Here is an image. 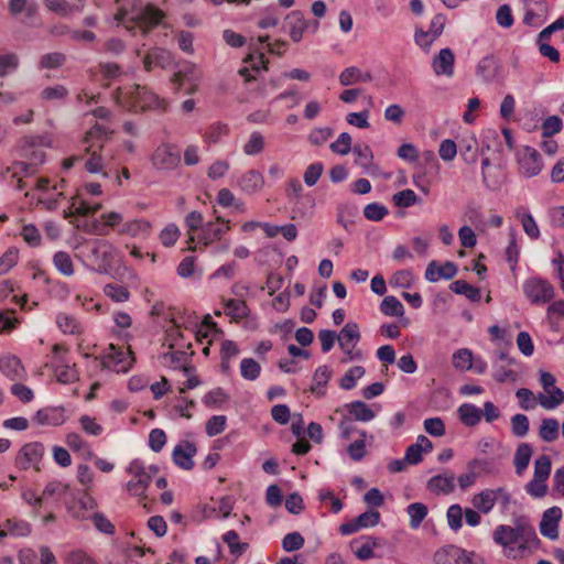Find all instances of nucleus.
I'll return each instance as SVG.
<instances>
[{"label": "nucleus", "instance_id": "nucleus-1", "mask_svg": "<svg viewBox=\"0 0 564 564\" xmlns=\"http://www.w3.org/2000/svg\"><path fill=\"white\" fill-rule=\"evenodd\" d=\"M492 539L502 546L505 556L511 560L529 556L539 544L534 528L522 520L517 521L514 527L498 525L494 530Z\"/></svg>", "mask_w": 564, "mask_h": 564}, {"label": "nucleus", "instance_id": "nucleus-2", "mask_svg": "<svg viewBox=\"0 0 564 564\" xmlns=\"http://www.w3.org/2000/svg\"><path fill=\"white\" fill-rule=\"evenodd\" d=\"M116 102L123 109L130 111H143L155 109L161 106L159 97L147 87L132 85L118 88L115 95Z\"/></svg>", "mask_w": 564, "mask_h": 564}, {"label": "nucleus", "instance_id": "nucleus-3", "mask_svg": "<svg viewBox=\"0 0 564 564\" xmlns=\"http://www.w3.org/2000/svg\"><path fill=\"white\" fill-rule=\"evenodd\" d=\"M128 17L142 30L143 34H147L161 22L163 12L150 4L142 7L139 0H133L131 8L121 7L115 19L121 22Z\"/></svg>", "mask_w": 564, "mask_h": 564}, {"label": "nucleus", "instance_id": "nucleus-4", "mask_svg": "<svg viewBox=\"0 0 564 564\" xmlns=\"http://www.w3.org/2000/svg\"><path fill=\"white\" fill-rule=\"evenodd\" d=\"M48 145L46 137H24L20 140L18 145L19 155L26 160V162L15 163V169L25 171L28 169L41 165L45 161L44 147ZM33 171H30L32 173Z\"/></svg>", "mask_w": 564, "mask_h": 564}, {"label": "nucleus", "instance_id": "nucleus-5", "mask_svg": "<svg viewBox=\"0 0 564 564\" xmlns=\"http://www.w3.org/2000/svg\"><path fill=\"white\" fill-rule=\"evenodd\" d=\"M158 471L155 466L147 468L140 460H132L127 467V473L131 476L126 485L127 491L133 497L145 499L149 485Z\"/></svg>", "mask_w": 564, "mask_h": 564}, {"label": "nucleus", "instance_id": "nucleus-6", "mask_svg": "<svg viewBox=\"0 0 564 564\" xmlns=\"http://www.w3.org/2000/svg\"><path fill=\"white\" fill-rule=\"evenodd\" d=\"M85 257L93 269L99 273L106 272L112 264L113 247L106 240L95 239L84 246Z\"/></svg>", "mask_w": 564, "mask_h": 564}, {"label": "nucleus", "instance_id": "nucleus-7", "mask_svg": "<svg viewBox=\"0 0 564 564\" xmlns=\"http://www.w3.org/2000/svg\"><path fill=\"white\" fill-rule=\"evenodd\" d=\"M497 502L508 507L511 502V496L507 489L499 487L496 489H484L471 498L473 507L484 514H488Z\"/></svg>", "mask_w": 564, "mask_h": 564}, {"label": "nucleus", "instance_id": "nucleus-8", "mask_svg": "<svg viewBox=\"0 0 564 564\" xmlns=\"http://www.w3.org/2000/svg\"><path fill=\"white\" fill-rule=\"evenodd\" d=\"M523 293L535 305L546 304L554 299L553 285L542 278H530L523 283Z\"/></svg>", "mask_w": 564, "mask_h": 564}, {"label": "nucleus", "instance_id": "nucleus-9", "mask_svg": "<svg viewBox=\"0 0 564 564\" xmlns=\"http://www.w3.org/2000/svg\"><path fill=\"white\" fill-rule=\"evenodd\" d=\"M555 377L546 371H540V383L544 392L538 394L539 404L545 410H553L564 402V392L555 387Z\"/></svg>", "mask_w": 564, "mask_h": 564}, {"label": "nucleus", "instance_id": "nucleus-10", "mask_svg": "<svg viewBox=\"0 0 564 564\" xmlns=\"http://www.w3.org/2000/svg\"><path fill=\"white\" fill-rule=\"evenodd\" d=\"M494 473V464L490 459L474 458L466 464L465 473L457 477L459 488L465 491L474 486L479 477Z\"/></svg>", "mask_w": 564, "mask_h": 564}, {"label": "nucleus", "instance_id": "nucleus-11", "mask_svg": "<svg viewBox=\"0 0 564 564\" xmlns=\"http://www.w3.org/2000/svg\"><path fill=\"white\" fill-rule=\"evenodd\" d=\"M360 339L359 327L356 323H347L339 334L337 335V340L340 349L345 352L346 358L343 361H351L362 358V352L359 349H356V345Z\"/></svg>", "mask_w": 564, "mask_h": 564}, {"label": "nucleus", "instance_id": "nucleus-12", "mask_svg": "<svg viewBox=\"0 0 564 564\" xmlns=\"http://www.w3.org/2000/svg\"><path fill=\"white\" fill-rule=\"evenodd\" d=\"M67 348L61 344H55L53 346V370L56 380L59 383L67 384L75 382L79 379V373L76 369V365H69L66 362L65 358L61 355L62 352H66Z\"/></svg>", "mask_w": 564, "mask_h": 564}, {"label": "nucleus", "instance_id": "nucleus-13", "mask_svg": "<svg viewBox=\"0 0 564 564\" xmlns=\"http://www.w3.org/2000/svg\"><path fill=\"white\" fill-rule=\"evenodd\" d=\"M151 163L158 171H172L181 163L177 148L170 143H161L151 155Z\"/></svg>", "mask_w": 564, "mask_h": 564}, {"label": "nucleus", "instance_id": "nucleus-14", "mask_svg": "<svg viewBox=\"0 0 564 564\" xmlns=\"http://www.w3.org/2000/svg\"><path fill=\"white\" fill-rule=\"evenodd\" d=\"M135 359L133 352L129 348L109 345L104 356V366L117 372H127Z\"/></svg>", "mask_w": 564, "mask_h": 564}, {"label": "nucleus", "instance_id": "nucleus-15", "mask_svg": "<svg viewBox=\"0 0 564 564\" xmlns=\"http://www.w3.org/2000/svg\"><path fill=\"white\" fill-rule=\"evenodd\" d=\"M44 454V446L41 443L34 442L25 444L19 452L17 456V465L21 469H29L34 467L36 470H40L39 464Z\"/></svg>", "mask_w": 564, "mask_h": 564}, {"label": "nucleus", "instance_id": "nucleus-16", "mask_svg": "<svg viewBox=\"0 0 564 564\" xmlns=\"http://www.w3.org/2000/svg\"><path fill=\"white\" fill-rule=\"evenodd\" d=\"M435 564H474L467 552L455 545H447L434 554Z\"/></svg>", "mask_w": 564, "mask_h": 564}, {"label": "nucleus", "instance_id": "nucleus-17", "mask_svg": "<svg viewBox=\"0 0 564 564\" xmlns=\"http://www.w3.org/2000/svg\"><path fill=\"white\" fill-rule=\"evenodd\" d=\"M519 169L527 177L538 175L542 170L540 153L533 148L525 147L519 154Z\"/></svg>", "mask_w": 564, "mask_h": 564}, {"label": "nucleus", "instance_id": "nucleus-18", "mask_svg": "<svg viewBox=\"0 0 564 564\" xmlns=\"http://www.w3.org/2000/svg\"><path fill=\"white\" fill-rule=\"evenodd\" d=\"M562 518V510L558 507L547 509L540 522V532L550 540L558 538V521Z\"/></svg>", "mask_w": 564, "mask_h": 564}, {"label": "nucleus", "instance_id": "nucleus-19", "mask_svg": "<svg viewBox=\"0 0 564 564\" xmlns=\"http://www.w3.org/2000/svg\"><path fill=\"white\" fill-rule=\"evenodd\" d=\"M455 475L446 470L441 475L433 476L429 479L426 488L434 495H448L455 489Z\"/></svg>", "mask_w": 564, "mask_h": 564}, {"label": "nucleus", "instance_id": "nucleus-20", "mask_svg": "<svg viewBox=\"0 0 564 564\" xmlns=\"http://www.w3.org/2000/svg\"><path fill=\"white\" fill-rule=\"evenodd\" d=\"M285 22L291 40L294 43H299L303 39L304 32L308 31V23L304 14L299 10L291 11L285 17Z\"/></svg>", "mask_w": 564, "mask_h": 564}, {"label": "nucleus", "instance_id": "nucleus-21", "mask_svg": "<svg viewBox=\"0 0 564 564\" xmlns=\"http://www.w3.org/2000/svg\"><path fill=\"white\" fill-rule=\"evenodd\" d=\"M196 454V447L185 441L177 444L173 449V462L182 469L189 470L194 466L193 457Z\"/></svg>", "mask_w": 564, "mask_h": 564}, {"label": "nucleus", "instance_id": "nucleus-22", "mask_svg": "<svg viewBox=\"0 0 564 564\" xmlns=\"http://www.w3.org/2000/svg\"><path fill=\"white\" fill-rule=\"evenodd\" d=\"M31 531V525L28 521L11 518L7 519L2 525L0 524V539L7 536L24 538L30 535Z\"/></svg>", "mask_w": 564, "mask_h": 564}, {"label": "nucleus", "instance_id": "nucleus-23", "mask_svg": "<svg viewBox=\"0 0 564 564\" xmlns=\"http://www.w3.org/2000/svg\"><path fill=\"white\" fill-rule=\"evenodd\" d=\"M455 55L451 48H442L434 57L432 67L436 75L452 77L454 74Z\"/></svg>", "mask_w": 564, "mask_h": 564}, {"label": "nucleus", "instance_id": "nucleus-24", "mask_svg": "<svg viewBox=\"0 0 564 564\" xmlns=\"http://www.w3.org/2000/svg\"><path fill=\"white\" fill-rule=\"evenodd\" d=\"M152 232V225L147 219H133L124 223L118 234L128 235L132 238L147 239Z\"/></svg>", "mask_w": 564, "mask_h": 564}, {"label": "nucleus", "instance_id": "nucleus-25", "mask_svg": "<svg viewBox=\"0 0 564 564\" xmlns=\"http://www.w3.org/2000/svg\"><path fill=\"white\" fill-rule=\"evenodd\" d=\"M0 371L12 381L20 380L25 376L21 360L13 355L0 357Z\"/></svg>", "mask_w": 564, "mask_h": 564}, {"label": "nucleus", "instance_id": "nucleus-26", "mask_svg": "<svg viewBox=\"0 0 564 564\" xmlns=\"http://www.w3.org/2000/svg\"><path fill=\"white\" fill-rule=\"evenodd\" d=\"M228 230V224L218 218L216 221L207 223L202 227L199 240L203 241L204 246H208L214 241L219 240Z\"/></svg>", "mask_w": 564, "mask_h": 564}, {"label": "nucleus", "instance_id": "nucleus-27", "mask_svg": "<svg viewBox=\"0 0 564 564\" xmlns=\"http://www.w3.org/2000/svg\"><path fill=\"white\" fill-rule=\"evenodd\" d=\"M65 409L63 406H50L37 411L35 421L41 425L57 426L65 422Z\"/></svg>", "mask_w": 564, "mask_h": 564}, {"label": "nucleus", "instance_id": "nucleus-28", "mask_svg": "<svg viewBox=\"0 0 564 564\" xmlns=\"http://www.w3.org/2000/svg\"><path fill=\"white\" fill-rule=\"evenodd\" d=\"M162 364L173 369H181L184 373H191L189 356L185 351H170L162 356Z\"/></svg>", "mask_w": 564, "mask_h": 564}, {"label": "nucleus", "instance_id": "nucleus-29", "mask_svg": "<svg viewBox=\"0 0 564 564\" xmlns=\"http://www.w3.org/2000/svg\"><path fill=\"white\" fill-rule=\"evenodd\" d=\"M238 185L245 193L253 194L263 187L264 178L260 172L256 170H249L241 175L238 181Z\"/></svg>", "mask_w": 564, "mask_h": 564}, {"label": "nucleus", "instance_id": "nucleus-30", "mask_svg": "<svg viewBox=\"0 0 564 564\" xmlns=\"http://www.w3.org/2000/svg\"><path fill=\"white\" fill-rule=\"evenodd\" d=\"M102 148V144H99L98 149H95V145L90 144L85 149L86 153L89 155V158L85 162V169L89 173H102V176L107 177L108 173L104 171V158L101 155Z\"/></svg>", "mask_w": 564, "mask_h": 564}, {"label": "nucleus", "instance_id": "nucleus-31", "mask_svg": "<svg viewBox=\"0 0 564 564\" xmlns=\"http://www.w3.org/2000/svg\"><path fill=\"white\" fill-rule=\"evenodd\" d=\"M332 376L333 370L328 366H319L314 372L313 382L310 388V391L317 397H323L325 394L324 388L328 383Z\"/></svg>", "mask_w": 564, "mask_h": 564}, {"label": "nucleus", "instance_id": "nucleus-32", "mask_svg": "<svg viewBox=\"0 0 564 564\" xmlns=\"http://www.w3.org/2000/svg\"><path fill=\"white\" fill-rule=\"evenodd\" d=\"M533 454V448L528 443H520L517 446L514 456H513V465L516 468V474L518 476L523 475L524 470L528 468L531 457Z\"/></svg>", "mask_w": 564, "mask_h": 564}, {"label": "nucleus", "instance_id": "nucleus-33", "mask_svg": "<svg viewBox=\"0 0 564 564\" xmlns=\"http://www.w3.org/2000/svg\"><path fill=\"white\" fill-rule=\"evenodd\" d=\"M101 219L104 224L94 223L89 229H87L88 234L94 235H106V227L116 228L123 220V217L120 213L109 212L101 215Z\"/></svg>", "mask_w": 564, "mask_h": 564}, {"label": "nucleus", "instance_id": "nucleus-34", "mask_svg": "<svg viewBox=\"0 0 564 564\" xmlns=\"http://www.w3.org/2000/svg\"><path fill=\"white\" fill-rule=\"evenodd\" d=\"M74 518L80 520L90 519L95 528L101 533L109 535H112L115 533V525L105 517V514L100 512H94L91 514L75 512Z\"/></svg>", "mask_w": 564, "mask_h": 564}, {"label": "nucleus", "instance_id": "nucleus-35", "mask_svg": "<svg viewBox=\"0 0 564 564\" xmlns=\"http://www.w3.org/2000/svg\"><path fill=\"white\" fill-rule=\"evenodd\" d=\"M56 324L64 334L79 335L83 333L80 322L70 314L59 313L56 317Z\"/></svg>", "mask_w": 564, "mask_h": 564}, {"label": "nucleus", "instance_id": "nucleus-36", "mask_svg": "<svg viewBox=\"0 0 564 564\" xmlns=\"http://www.w3.org/2000/svg\"><path fill=\"white\" fill-rule=\"evenodd\" d=\"M476 73L485 82L492 80L498 73L497 59L494 56H485L479 61Z\"/></svg>", "mask_w": 564, "mask_h": 564}, {"label": "nucleus", "instance_id": "nucleus-37", "mask_svg": "<svg viewBox=\"0 0 564 564\" xmlns=\"http://www.w3.org/2000/svg\"><path fill=\"white\" fill-rule=\"evenodd\" d=\"M458 415L460 421L466 426H475L481 420L482 412L474 404L464 403L458 408Z\"/></svg>", "mask_w": 564, "mask_h": 564}, {"label": "nucleus", "instance_id": "nucleus-38", "mask_svg": "<svg viewBox=\"0 0 564 564\" xmlns=\"http://www.w3.org/2000/svg\"><path fill=\"white\" fill-rule=\"evenodd\" d=\"M558 421L555 419H543L539 427V436L546 443H552L558 437Z\"/></svg>", "mask_w": 564, "mask_h": 564}, {"label": "nucleus", "instance_id": "nucleus-39", "mask_svg": "<svg viewBox=\"0 0 564 564\" xmlns=\"http://www.w3.org/2000/svg\"><path fill=\"white\" fill-rule=\"evenodd\" d=\"M346 409L357 421L368 422L375 417V412L362 401H354Z\"/></svg>", "mask_w": 564, "mask_h": 564}, {"label": "nucleus", "instance_id": "nucleus-40", "mask_svg": "<svg viewBox=\"0 0 564 564\" xmlns=\"http://www.w3.org/2000/svg\"><path fill=\"white\" fill-rule=\"evenodd\" d=\"M53 264L55 269L65 276H72L75 272L73 260L65 251H57L53 256Z\"/></svg>", "mask_w": 564, "mask_h": 564}, {"label": "nucleus", "instance_id": "nucleus-41", "mask_svg": "<svg viewBox=\"0 0 564 564\" xmlns=\"http://www.w3.org/2000/svg\"><path fill=\"white\" fill-rule=\"evenodd\" d=\"M380 311L386 316H397L401 317L404 315V307L402 303L392 295L386 296L381 304H380Z\"/></svg>", "mask_w": 564, "mask_h": 564}, {"label": "nucleus", "instance_id": "nucleus-42", "mask_svg": "<svg viewBox=\"0 0 564 564\" xmlns=\"http://www.w3.org/2000/svg\"><path fill=\"white\" fill-rule=\"evenodd\" d=\"M474 356L467 348L458 349L453 355V367L460 371L470 370L473 367Z\"/></svg>", "mask_w": 564, "mask_h": 564}, {"label": "nucleus", "instance_id": "nucleus-43", "mask_svg": "<svg viewBox=\"0 0 564 564\" xmlns=\"http://www.w3.org/2000/svg\"><path fill=\"white\" fill-rule=\"evenodd\" d=\"M451 290L456 294L465 295L470 301H479L480 300V291L479 289L468 284L464 280H456L451 284Z\"/></svg>", "mask_w": 564, "mask_h": 564}, {"label": "nucleus", "instance_id": "nucleus-44", "mask_svg": "<svg viewBox=\"0 0 564 564\" xmlns=\"http://www.w3.org/2000/svg\"><path fill=\"white\" fill-rule=\"evenodd\" d=\"M359 436L358 440L347 446V453L355 462L361 460L367 454L365 442L367 434L365 431H359Z\"/></svg>", "mask_w": 564, "mask_h": 564}, {"label": "nucleus", "instance_id": "nucleus-45", "mask_svg": "<svg viewBox=\"0 0 564 564\" xmlns=\"http://www.w3.org/2000/svg\"><path fill=\"white\" fill-rule=\"evenodd\" d=\"M226 313L230 315L235 321L243 319L249 314V308L245 301L229 300L225 305Z\"/></svg>", "mask_w": 564, "mask_h": 564}, {"label": "nucleus", "instance_id": "nucleus-46", "mask_svg": "<svg viewBox=\"0 0 564 564\" xmlns=\"http://www.w3.org/2000/svg\"><path fill=\"white\" fill-rule=\"evenodd\" d=\"M36 4L28 0H9V12L12 15H18L24 12L26 18H32L36 12Z\"/></svg>", "mask_w": 564, "mask_h": 564}, {"label": "nucleus", "instance_id": "nucleus-47", "mask_svg": "<svg viewBox=\"0 0 564 564\" xmlns=\"http://www.w3.org/2000/svg\"><path fill=\"white\" fill-rule=\"evenodd\" d=\"M408 514L410 516V525L414 529L419 528L427 516V508L421 502H414L408 506Z\"/></svg>", "mask_w": 564, "mask_h": 564}, {"label": "nucleus", "instance_id": "nucleus-48", "mask_svg": "<svg viewBox=\"0 0 564 564\" xmlns=\"http://www.w3.org/2000/svg\"><path fill=\"white\" fill-rule=\"evenodd\" d=\"M365 375V369L361 366L351 367L339 380V386L344 390L355 388L356 381Z\"/></svg>", "mask_w": 564, "mask_h": 564}, {"label": "nucleus", "instance_id": "nucleus-49", "mask_svg": "<svg viewBox=\"0 0 564 564\" xmlns=\"http://www.w3.org/2000/svg\"><path fill=\"white\" fill-rule=\"evenodd\" d=\"M516 216L520 219L524 232L531 239H538L540 237V229L534 218L530 213H520L519 210L516 213Z\"/></svg>", "mask_w": 564, "mask_h": 564}, {"label": "nucleus", "instance_id": "nucleus-50", "mask_svg": "<svg viewBox=\"0 0 564 564\" xmlns=\"http://www.w3.org/2000/svg\"><path fill=\"white\" fill-rule=\"evenodd\" d=\"M392 202L397 207L408 208L419 202L417 195L412 189H403L392 196Z\"/></svg>", "mask_w": 564, "mask_h": 564}, {"label": "nucleus", "instance_id": "nucleus-51", "mask_svg": "<svg viewBox=\"0 0 564 564\" xmlns=\"http://www.w3.org/2000/svg\"><path fill=\"white\" fill-rule=\"evenodd\" d=\"M261 367L252 358H245L240 364V372L243 379L253 381L260 376Z\"/></svg>", "mask_w": 564, "mask_h": 564}, {"label": "nucleus", "instance_id": "nucleus-52", "mask_svg": "<svg viewBox=\"0 0 564 564\" xmlns=\"http://www.w3.org/2000/svg\"><path fill=\"white\" fill-rule=\"evenodd\" d=\"M104 292L108 297L118 303L128 301L130 296L128 289L117 283H109L105 285Z\"/></svg>", "mask_w": 564, "mask_h": 564}, {"label": "nucleus", "instance_id": "nucleus-53", "mask_svg": "<svg viewBox=\"0 0 564 564\" xmlns=\"http://www.w3.org/2000/svg\"><path fill=\"white\" fill-rule=\"evenodd\" d=\"M446 518L448 527L453 531H458L463 527L464 509L457 503L452 505L447 509Z\"/></svg>", "mask_w": 564, "mask_h": 564}, {"label": "nucleus", "instance_id": "nucleus-54", "mask_svg": "<svg viewBox=\"0 0 564 564\" xmlns=\"http://www.w3.org/2000/svg\"><path fill=\"white\" fill-rule=\"evenodd\" d=\"M98 67L101 78L105 82V87H108L110 82L118 78L122 73L121 67L116 63H100Z\"/></svg>", "mask_w": 564, "mask_h": 564}, {"label": "nucleus", "instance_id": "nucleus-55", "mask_svg": "<svg viewBox=\"0 0 564 564\" xmlns=\"http://www.w3.org/2000/svg\"><path fill=\"white\" fill-rule=\"evenodd\" d=\"M66 491H67L66 485H63L62 482H58V481L48 482L45 486L42 495L39 496V498H35L34 502L42 503L43 500L48 499L51 497H55V496L59 497V496L64 495Z\"/></svg>", "mask_w": 564, "mask_h": 564}, {"label": "nucleus", "instance_id": "nucleus-56", "mask_svg": "<svg viewBox=\"0 0 564 564\" xmlns=\"http://www.w3.org/2000/svg\"><path fill=\"white\" fill-rule=\"evenodd\" d=\"M390 285L393 288L408 289L413 283V274L411 270H399L390 278Z\"/></svg>", "mask_w": 564, "mask_h": 564}, {"label": "nucleus", "instance_id": "nucleus-57", "mask_svg": "<svg viewBox=\"0 0 564 564\" xmlns=\"http://www.w3.org/2000/svg\"><path fill=\"white\" fill-rule=\"evenodd\" d=\"M516 395L519 399L521 409L525 411L534 409L539 403L538 395H534L533 392L527 388L518 389Z\"/></svg>", "mask_w": 564, "mask_h": 564}, {"label": "nucleus", "instance_id": "nucleus-58", "mask_svg": "<svg viewBox=\"0 0 564 564\" xmlns=\"http://www.w3.org/2000/svg\"><path fill=\"white\" fill-rule=\"evenodd\" d=\"M19 259V250L15 248L8 249L0 257V275L8 273L17 263Z\"/></svg>", "mask_w": 564, "mask_h": 564}, {"label": "nucleus", "instance_id": "nucleus-59", "mask_svg": "<svg viewBox=\"0 0 564 564\" xmlns=\"http://www.w3.org/2000/svg\"><path fill=\"white\" fill-rule=\"evenodd\" d=\"M264 148V139L260 132H252L250 139L243 145V152L247 155H256L262 152Z\"/></svg>", "mask_w": 564, "mask_h": 564}, {"label": "nucleus", "instance_id": "nucleus-60", "mask_svg": "<svg viewBox=\"0 0 564 564\" xmlns=\"http://www.w3.org/2000/svg\"><path fill=\"white\" fill-rule=\"evenodd\" d=\"M352 152L356 156V164L368 169L371 165L373 155L372 151L368 145H355Z\"/></svg>", "mask_w": 564, "mask_h": 564}, {"label": "nucleus", "instance_id": "nucleus-61", "mask_svg": "<svg viewBox=\"0 0 564 564\" xmlns=\"http://www.w3.org/2000/svg\"><path fill=\"white\" fill-rule=\"evenodd\" d=\"M551 459L547 455H541L534 462V478L546 480L551 474Z\"/></svg>", "mask_w": 564, "mask_h": 564}, {"label": "nucleus", "instance_id": "nucleus-62", "mask_svg": "<svg viewBox=\"0 0 564 564\" xmlns=\"http://www.w3.org/2000/svg\"><path fill=\"white\" fill-rule=\"evenodd\" d=\"M224 541L228 544L231 554L241 555L248 547L247 543H239V535L236 531L230 530L223 536Z\"/></svg>", "mask_w": 564, "mask_h": 564}, {"label": "nucleus", "instance_id": "nucleus-63", "mask_svg": "<svg viewBox=\"0 0 564 564\" xmlns=\"http://www.w3.org/2000/svg\"><path fill=\"white\" fill-rule=\"evenodd\" d=\"M511 430L514 436L523 437L529 432V419L524 414H516L511 417Z\"/></svg>", "mask_w": 564, "mask_h": 564}, {"label": "nucleus", "instance_id": "nucleus-64", "mask_svg": "<svg viewBox=\"0 0 564 564\" xmlns=\"http://www.w3.org/2000/svg\"><path fill=\"white\" fill-rule=\"evenodd\" d=\"M330 150L334 153L346 155L351 150V137L347 132L339 134L337 140L330 144Z\"/></svg>", "mask_w": 564, "mask_h": 564}]
</instances>
